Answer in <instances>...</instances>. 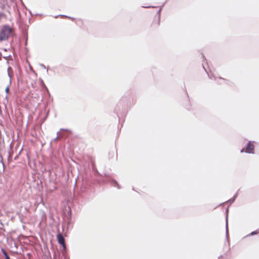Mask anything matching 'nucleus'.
Returning <instances> with one entry per match:
<instances>
[{"label":"nucleus","instance_id":"7","mask_svg":"<svg viewBox=\"0 0 259 259\" xmlns=\"http://www.w3.org/2000/svg\"><path fill=\"white\" fill-rule=\"evenodd\" d=\"M4 16V14L3 13H0V20L1 18Z\"/></svg>","mask_w":259,"mask_h":259},{"label":"nucleus","instance_id":"2","mask_svg":"<svg viewBox=\"0 0 259 259\" xmlns=\"http://www.w3.org/2000/svg\"><path fill=\"white\" fill-rule=\"evenodd\" d=\"M160 25V16L158 14H156L151 21V27L153 29L157 28Z\"/></svg>","mask_w":259,"mask_h":259},{"label":"nucleus","instance_id":"1","mask_svg":"<svg viewBox=\"0 0 259 259\" xmlns=\"http://www.w3.org/2000/svg\"><path fill=\"white\" fill-rule=\"evenodd\" d=\"M13 29L7 25H4L0 32V41L6 40L11 36Z\"/></svg>","mask_w":259,"mask_h":259},{"label":"nucleus","instance_id":"3","mask_svg":"<svg viewBox=\"0 0 259 259\" xmlns=\"http://www.w3.org/2000/svg\"><path fill=\"white\" fill-rule=\"evenodd\" d=\"M254 149V145L253 144V143H252L250 142H249L247 144L246 147H245V150L244 149H242L241 150V152L242 153L244 151L246 153H253Z\"/></svg>","mask_w":259,"mask_h":259},{"label":"nucleus","instance_id":"8","mask_svg":"<svg viewBox=\"0 0 259 259\" xmlns=\"http://www.w3.org/2000/svg\"><path fill=\"white\" fill-rule=\"evenodd\" d=\"M6 90V92H8L9 91V89L7 88Z\"/></svg>","mask_w":259,"mask_h":259},{"label":"nucleus","instance_id":"5","mask_svg":"<svg viewBox=\"0 0 259 259\" xmlns=\"http://www.w3.org/2000/svg\"><path fill=\"white\" fill-rule=\"evenodd\" d=\"M2 251L3 253L4 254V255H5V257H6L7 256H9V255H8L7 252L5 250V249H2Z\"/></svg>","mask_w":259,"mask_h":259},{"label":"nucleus","instance_id":"9","mask_svg":"<svg viewBox=\"0 0 259 259\" xmlns=\"http://www.w3.org/2000/svg\"><path fill=\"white\" fill-rule=\"evenodd\" d=\"M6 259H10L9 256H7V257H6Z\"/></svg>","mask_w":259,"mask_h":259},{"label":"nucleus","instance_id":"4","mask_svg":"<svg viewBox=\"0 0 259 259\" xmlns=\"http://www.w3.org/2000/svg\"><path fill=\"white\" fill-rule=\"evenodd\" d=\"M57 239L58 243L60 244L62 246V247H63L65 248L66 247V245L65 243L64 238L62 234L61 233L58 234L57 235Z\"/></svg>","mask_w":259,"mask_h":259},{"label":"nucleus","instance_id":"6","mask_svg":"<svg viewBox=\"0 0 259 259\" xmlns=\"http://www.w3.org/2000/svg\"><path fill=\"white\" fill-rule=\"evenodd\" d=\"M258 233L257 231H253L250 234H249V235H253L255 234H257Z\"/></svg>","mask_w":259,"mask_h":259}]
</instances>
